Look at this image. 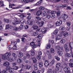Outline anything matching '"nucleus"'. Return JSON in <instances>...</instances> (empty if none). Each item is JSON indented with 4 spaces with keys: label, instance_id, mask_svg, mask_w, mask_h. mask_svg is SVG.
I'll list each match as a JSON object with an SVG mask.
<instances>
[{
    "label": "nucleus",
    "instance_id": "obj_1",
    "mask_svg": "<svg viewBox=\"0 0 73 73\" xmlns=\"http://www.w3.org/2000/svg\"><path fill=\"white\" fill-rule=\"evenodd\" d=\"M10 56H11V54L9 52H7L2 56V58L3 60H7L9 62H12L13 59L9 57Z\"/></svg>",
    "mask_w": 73,
    "mask_h": 73
},
{
    "label": "nucleus",
    "instance_id": "obj_2",
    "mask_svg": "<svg viewBox=\"0 0 73 73\" xmlns=\"http://www.w3.org/2000/svg\"><path fill=\"white\" fill-rule=\"evenodd\" d=\"M20 22H21V21L20 20V19L18 18H15V20L13 21L12 23L13 25H15L16 24H20Z\"/></svg>",
    "mask_w": 73,
    "mask_h": 73
},
{
    "label": "nucleus",
    "instance_id": "obj_3",
    "mask_svg": "<svg viewBox=\"0 0 73 73\" xmlns=\"http://www.w3.org/2000/svg\"><path fill=\"white\" fill-rule=\"evenodd\" d=\"M64 72L65 73H70V67L68 66H66L63 68Z\"/></svg>",
    "mask_w": 73,
    "mask_h": 73
},
{
    "label": "nucleus",
    "instance_id": "obj_4",
    "mask_svg": "<svg viewBox=\"0 0 73 73\" xmlns=\"http://www.w3.org/2000/svg\"><path fill=\"white\" fill-rule=\"evenodd\" d=\"M19 68V67L18 66H15L13 68H11V70H9L10 73H14L13 71L17 70Z\"/></svg>",
    "mask_w": 73,
    "mask_h": 73
},
{
    "label": "nucleus",
    "instance_id": "obj_5",
    "mask_svg": "<svg viewBox=\"0 0 73 73\" xmlns=\"http://www.w3.org/2000/svg\"><path fill=\"white\" fill-rule=\"evenodd\" d=\"M20 66L21 67L20 68V70H19L18 72H21L22 71H24V70L25 66H24L23 64H21L20 65Z\"/></svg>",
    "mask_w": 73,
    "mask_h": 73
},
{
    "label": "nucleus",
    "instance_id": "obj_6",
    "mask_svg": "<svg viewBox=\"0 0 73 73\" xmlns=\"http://www.w3.org/2000/svg\"><path fill=\"white\" fill-rule=\"evenodd\" d=\"M63 16H64L62 17V18L63 21H66V20H67V19H68V16L65 14H64Z\"/></svg>",
    "mask_w": 73,
    "mask_h": 73
},
{
    "label": "nucleus",
    "instance_id": "obj_7",
    "mask_svg": "<svg viewBox=\"0 0 73 73\" xmlns=\"http://www.w3.org/2000/svg\"><path fill=\"white\" fill-rule=\"evenodd\" d=\"M62 38V35H59L57 36H55L56 41H57V40H59L60 39H61Z\"/></svg>",
    "mask_w": 73,
    "mask_h": 73
},
{
    "label": "nucleus",
    "instance_id": "obj_8",
    "mask_svg": "<svg viewBox=\"0 0 73 73\" xmlns=\"http://www.w3.org/2000/svg\"><path fill=\"white\" fill-rule=\"evenodd\" d=\"M49 61L47 60H44V65L45 66H48L49 65Z\"/></svg>",
    "mask_w": 73,
    "mask_h": 73
},
{
    "label": "nucleus",
    "instance_id": "obj_9",
    "mask_svg": "<svg viewBox=\"0 0 73 73\" xmlns=\"http://www.w3.org/2000/svg\"><path fill=\"white\" fill-rule=\"evenodd\" d=\"M62 23V20H60L56 22V25L57 26H60Z\"/></svg>",
    "mask_w": 73,
    "mask_h": 73
},
{
    "label": "nucleus",
    "instance_id": "obj_10",
    "mask_svg": "<svg viewBox=\"0 0 73 73\" xmlns=\"http://www.w3.org/2000/svg\"><path fill=\"white\" fill-rule=\"evenodd\" d=\"M64 48L65 49V50L66 52H68L69 51V48L68 47V46L66 44H65L64 45Z\"/></svg>",
    "mask_w": 73,
    "mask_h": 73
},
{
    "label": "nucleus",
    "instance_id": "obj_11",
    "mask_svg": "<svg viewBox=\"0 0 73 73\" xmlns=\"http://www.w3.org/2000/svg\"><path fill=\"white\" fill-rule=\"evenodd\" d=\"M34 0H21L22 2H24L25 3H28L29 1L32 2Z\"/></svg>",
    "mask_w": 73,
    "mask_h": 73
},
{
    "label": "nucleus",
    "instance_id": "obj_12",
    "mask_svg": "<svg viewBox=\"0 0 73 73\" xmlns=\"http://www.w3.org/2000/svg\"><path fill=\"white\" fill-rule=\"evenodd\" d=\"M14 45L13 47V50H15V49H17V46H16V44H17V42H14Z\"/></svg>",
    "mask_w": 73,
    "mask_h": 73
},
{
    "label": "nucleus",
    "instance_id": "obj_13",
    "mask_svg": "<svg viewBox=\"0 0 73 73\" xmlns=\"http://www.w3.org/2000/svg\"><path fill=\"white\" fill-rule=\"evenodd\" d=\"M40 31H41L42 33L44 34V33H45L46 32V29L45 28H44L40 30Z\"/></svg>",
    "mask_w": 73,
    "mask_h": 73
},
{
    "label": "nucleus",
    "instance_id": "obj_14",
    "mask_svg": "<svg viewBox=\"0 0 73 73\" xmlns=\"http://www.w3.org/2000/svg\"><path fill=\"white\" fill-rule=\"evenodd\" d=\"M23 55V53L21 52H19V54L18 55V56L19 58H21Z\"/></svg>",
    "mask_w": 73,
    "mask_h": 73
},
{
    "label": "nucleus",
    "instance_id": "obj_15",
    "mask_svg": "<svg viewBox=\"0 0 73 73\" xmlns=\"http://www.w3.org/2000/svg\"><path fill=\"white\" fill-rule=\"evenodd\" d=\"M41 13H42V11H41V10H40L37 12L36 15L37 16H40Z\"/></svg>",
    "mask_w": 73,
    "mask_h": 73
},
{
    "label": "nucleus",
    "instance_id": "obj_16",
    "mask_svg": "<svg viewBox=\"0 0 73 73\" xmlns=\"http://www.w3.org/2000/svg\"><path fill=\"white\" fill-rule=\"evenodd\" d=\"M28 24L29 25H33V21H32L29 20L27 21Z\"/></svg>",
    "mask_w": 73,
    "mask_h": 73
},
{
    "label": "nucleus",
    "instance_id": "obj_17",
    "mask_svg": "<svg viewBox=\"0 0 73 73\" xmlns=\"http://www.w3.org/2000/svg\"><path fill=\"white\" fill-rule=\"evenodd\" d=\"M12 56L13 58H14L15 60H16V59H17V55L15 53H13L12 54Z\"/></svg>",
    "mask_w": 73,
    "mask_h": 73
},
{
    "label": "nucleus",
    "instance_id": "obj_18",
    "mask_svg": "<svg viewBox=\"0 0 73 73\" xmlns=\"http://www.w3.org/2000/svg\"><path fill=\"white\" fill-rule=\"evenodd\" d=\"M48 72L49 73H57L56 72L52 71V69H49L48 70Z\"/></svg>",
    "mask_w": 73,
    "mask_h": 73
},
{
    "label": "nucleus",
    "instance_id": "obj_19",
    "mask_svg": "<svg viewBox=\"0 0 73 73\" xmlns=\"http://www.w3.org/2000/svg\"><path fill=\"white\" fill-rule=\"evenodd\" d=\"M3 65L5 66H8L9 65V63L8 62H7L4 63Z\"/></svg>",
    "mask_w": 73,
    "mask_h": 73
},
{
    "label": "nucleus",
    "instance_id": "obj_20",
    "mask_svg": "<svg viewBox=\"0 0 73 73\" xmlns=\"http://www.w3.org/2000/svg\"><path fill=\"white\" fill-rule=\"evenodd\" d=\"M33 66L34 70H37V69H38V66H37V65L35 64Z\"/></svg>",
    "mask_w": 73,
    "mask_h": 73
},
{
    "label": "nucleus",
    "instance_id": "obj_21",
    "mask_svg": "<svg viewBox=\"0 0 73 73\" xmlns=\"http://www.w3.org/2000/svg\"><path fill=\"white\" fill-rule=\"evenodd\" d=\"M59 56H62V55L63 53H62V52L61 51H59L58 52H57Z\"/></svg>",
    "mask_w": 73,
    "mask_h": 73
},
{
    "label": "nucleus",
    "instance_id": "obj_22",
    "mask_svg": "<svg viewBox=\"0 0 73 73\" xmlns=\"http://www.w3.org/2000/svg\"><path fill=\"white\" fill-rule=\"evenodd\" d=\"M43 66V64H42V62L40 61L39 63V67H40V68H41V67H42Z\"/></svg>",
    "mask_w": 73,
    "mask_h": 73
},
{
    "label": "nucleus",
    "instance_id": "obj_23",
    "mask_svg": "<svg viewBox=\"0 0 73 73\" xmlns=\"http://www.w3.org/2000/svg\"><path fill=\"white\" fill-rule=\"evenodd\" d=\"M58 29H56L53 32V33L54 35H57L58 33Z\"/></svg>",
    "mask_w": 73,
    "mask_h": 73
},
{
    "label": "nucleus",
    "instance_id": "obj_24",
    "mask_svg": "<svg viewBox=\"0 0 73 73\" xmlns=\"http://www.w3.org/2000/svg\"><path fill=\"white\" fill-rule=\"evenodd\" d=\"M4 4L3 2L2 1H0V7H4Z\"/></svg>",
    "mask_w": 73,
    "mask_h": 73
},
{
    "label": "nucleus",
    "instance_id": "obj_25",
    "mask_svg": "<svg viewBox=\"0 0 73 73\" xmlns=\"http://www.w3.org/2000/svg\"><path fill=\"white\" fill-rule=\"evenodd\" d=\"M60 46L58 45L55 47V49H56V50H58L60 49Z\"/></svg>",
    "mask_w": 73,
    "mask_h": 73
},
{
    "label": "nucleus",
    "instance_id": "obj_26",
    "mask_svg": "<svg viewBox=\"0 0 73 73\" xmlns=\"http://www.w3.org/2000/svg\"><path fill=\"white\" fill-rule=\"evenodd\" d=\"M32 59L34 63H36V62H37V59L36 57L33 58Z\"/></svg>",
    "mask_w": 73,
    "mask_h": 73
},
{
    "label": "nucleus",
    "instance_id": "obj_27",
    "mask_svg": "<svg viewBox=\"0 0 73 73\" xmlns=\"http://www.w3.org/2000/svg\"><path fill=\"white\" fill-rule=\"evenodd\" d=\"M33 28L34 30H36V29H37L38 28V27L37 25L33 26L32 27Z\"/></svg>",
    "mask_w": 73,
    "mask_h": 73
},
{
    "label": "nucleus",
    "instance_id": "obj_28",
    "mask_svg": "<svg viewBox=\"0 0 73 73\" xmlns=\"http://www.w3.org/2000/svg\"><path fill=\"white\" fill-rule=\"evenodd\" d=\"M25 69H28V70H29L30 68H31V66H25Z\"/></svg>",
    "mask_w": 73,
    "mask_h": 73
},
{
    "label": "nucleus",
    "instance_id": "obj_29",
    "mask_svg": "<svg viewBox=\"0 0 73 73\" xmlns=\"http://www.w3.org/2000/svg\"><path fill=\"white\" fill-rule=\"evenodd\" d=\"M38 32H34L33 33V35L34 36H36L38 35Z\"/></svg>",
    "mask_w": 73,
    "mask_h": 73
},
{
    "label": "nucleus",
    "instance_id": "obj_30",
    "mask_svg": "<svg viewBox=\"0 0 73 73\" xmlns=\"http://www.w3.org/2000/svg\"><path fill=\"white\" fill-rule=\"evenodd\" d=\"M65 29V27H62V26L59 27V29L61 31H64Z\"/></svg>",
    "mask_w": 73,
    "mask_h": 73
},
{
    "label": "nucleus",
    "instance_id": "obj_31",
    "mask_svg": "<svg viewBox=\"0 0 73 73\" xmlns=\"http://www.w3.org/2000/svg\"><path fill=\"white\" fill-rule=\"evenodd\" d=\"M6 70H9H9H12V68H11V67L10 66H7L6 68Z\"/></svg>",
    "mask_w": 73,
    "mask_h": 73
},
{
    "label": "nucleus",
    "instance_id": "obj_32",
    "mask_svg": "<svg viewBox=\"0 0 73 73\" xmlns=\"http://www.w3.org/2000/svg\"><path fill=\"white\" fill-rule=\"evenodd\" d=\"M42 37V35L40 34L37 36V38H41Z\"/></svg>",
    "mask_w": 73,
    "mask_h": 73
},
{
    "label": "nucleus",
    "instance_id": "obj_33",
    "mask_svg": "<svg viewBox=\"0 0 73 73\" xmlns=\"http://www.w3.org/2000/svg\"><path fill=\"white\" fill-rule=\"evenodd\" d=\"M60 66H61V64L60 63H57L56 64V68H59V67H60Z\"/></svg>",
    "mask_w": 73,
    "mask_h": 73
},
{
    "label": "nucleus",
    "instance_id": "obj_34",
    "mask_svg": "<svg viewBox=\"0 0 73 73\" xmlns=\"http://www.w3.org/2000/svg\"><path fill=\"white\" fill-rule=\"evenodd\" d=\"M63 36L64 37H67L68 36V33L67 32H66L65 33H64Z\"/></svg>",
    "mask_w": 73,
    "mask_h": 73
},
{
    "label": "nucleus",
    "instance_id": "obj_35",
    "mask_svg": "<svg viewBox=\"0 0 73 73\" xmlns=\"http://www.w3.org/2000/svg\"><path fill=\"white\" fill-rule=\"evenodd\" d=\"M60 42L62 44H64L65 42V40L64 39H62L60 41Z\"/></svg>",
    "mask_w": 73,
    "mask_h": 73
},
{
    "label": "nucleus",
    "instance_id": "obj_36",
    "mask_svg": "<svg viewBox=\"0 0 73 73\" xmlns=\"http://www.w3.org/2000/svg\"><path fill=\"white\" fill-rule=\"evenodd\" d=\"M20 17L21 19H23L24 17H25V16L23 15V14L21 13Z\"/></svg>",
    "mask_w": 73,
    "mask_h": 73
},
{
    "label": "nucleus",
    "instance_id": "obj_37",
    "mask_svg": "<svg viewBox=\"0 0 73 73\" xmlns=\"http://www.w3.org/2000/svg\"><path fill=\"white\" fill-rule=\"evenodd\" d=\"M55 58L57 61H60V58L58 57V56H55Z\"/></svg>",
    "mask_w": 73,
    "mask_h": 73
},
{
    "label": "nucleus",
    "instance_id": "obj_38",
    "mask_svg": "<svg viewBox=\"0 0 73 73\" xmlns=\"http://www.w3.org/2000/svg\"><path fill=\"white\" fill-rule=\"evenodd\" d=\"M17 61L18 63H20L22 62V60L21 59L19 58L17 59Z\"/></svg>",
    "mask_w": 73,
    "mask_h": 73
},
{
    "label": "nucleus",
    "instance_id": "obj_39",
    "mask_svg": "<svg viewBox=\"0 0 73 73\" xmlns=\"http://www.w3.org/2000/svg\"><path fill=\"white\" fill-rule=\"evenodd\" d=\"M10 25H6V29H8L9 28H10Z\"/></svg>",
    "mask_w": 73,
    "mask_h": 73
},
{
    "label": "nucleus",
    "instance_id": "obj_40",
    "mask_svg": "<svg viewBox=\"0 0 73 73\" xmlns=\"http://www.w3.org/2000/svg\"><path fill=\"white\" fill-rule=\"evenodd\" d=\"M42 15L43 16H45L46 15V13L45 11H43Z\"/></svg>",
    "mask_w": 73,
    "mask_h": 73
},
{
    "label": "nucleus",
    "instance_id": "obj_41",
    "mask_svg": "<svg viewBox=\"0 0 73 73\" xmlns=\"http://www.w3.org/2000/svg\"><path fill=\"white\" fill-rule=\"evenodd\" d=\"M50 44H48L47 45L46 47V49H49L50 48Z\"/></svg>",
    "mask_w": 73,
    "mask_h": 73
},
{
    "label": "nucleus",
    "instance_id": "obj_42",
    "mask_svg": "<svg viewBox=\"0 0 73 73\" xmlns=\"http://www.w3.org/2000/svg\"><path fill=\"white\" fill-rule=\"evenodd\" d=\"M46 18L47 19H50L51 18V16L49 15H47L46 16Z\"/></svg>",
    "mask_w": 73,
    "mask_h": 73
},
{
    "label": "nucleus",
    "instance_id": "obj_43",
    "mask_svg": "<svg viewBox=\"0 0 73 73\" xmlns=\"http://www.w3.org/2000/svg\"><path fill=\"white\" fill-rule=\"evenodd\" d=\"M52 17H51L52 19H54V18L56 16H55V14H51Z\"/></svg>",
    "mask_w": 73,
    "mask_h": 73
},
{
    "label": "nucleus",
    "instance_id": "obj_44",
    "mask_svg": "<svg viewBox=\"0 0 73 73\" xmlns=\"http://www.w3.org/2000/svg\"><path fill=\"white\" fill-rule=\"evenodd\" d=\"M65 56L67 57H70V55L69 54H66L65 55Z\"/></svg>",
    "mask_w": 73,
    "mask_h": 73
},
{
    "label": "nucleus",
    "instance_id": "obj_45",
    "mask_svg": "<svg viewBox=\"0 0 73 73\" xmlns=\"http://www.w3.org/2000/svg\"><path fill=\"white\" fill-rule=\"evenodd\" d=\"M50 50L51 53H53L54 52V50L53 48H51L50 49Z\"/></svg>",
    "mask_w": 73,
    "mask_h": 73
},
{
    "label": "nucleus",
    "instance_id": "obj_46",
    "mask_svg": "<svg viewBox=\"0 0 73 73\" xmlns=\"http://www.w3.org/2000/svg\"><path fill=\"white\" fill-rule=\"evenodd\" d=\"M54 63H55V60H52L50 62L51 64H52V65H53V64H54Z\"/></svg>",
    "mask_w": 73,
    "mask_h": 73
},
{
    "label": "nucleus",
    "instance_id": "obj_47",
    "mask_svg": "<svg viewBox=\"0 0 73 73\" xmlns=\"http://www.w3.org/2000/svg\"><path fill=\"white\" fill-rule=\"evenodd\" d=\"M36 57L37 58V59H38V60H40L41 58V56L40 55H38Z\"/></svg>",
    "mask_w": 73,
    "mask_h": 73
},
{
    "label": "nucleus",
    "instance_id": "obj_48",
    "mask_svg": "<svg viewBox=\"0 0 73 73\" xmlns=\"http://www.w3.org/2000/svg\"><path fill=\"white\" fill-rule=\"evenodd\" d=\"M37 45L34 44L32 46V48H33H33H36L37 47Z\"/></svg>",
    "mask_w": 73,
    "mask_h": 73
},
{
    "label": "nucleus",
    "instance_id": "obj_49",
    "mask_svg": "<svg viewBox=\"0 0 73 73\" xmlns=\"http://www.w3.org/2000/svg\"><path fill=\"white\" fill-rule=\"evenodd\" d=\"M69 66L70 67H72V68H73V64L72 63H70L69 64Z\"/></svg>",
    "mask_w": 73,
    "mask_h": 73
},
{
    "label": "nucleus",
    "instance_id": "obj_50",
    "mask_svg": "<svg viewBox=\"0 0 73 73\" xmlns=\"http://www.w3.org/2000/svg\"><path fill=\"white\" fill-rule=\"evenodd\" d=\"M39 9H40V10H44V9H45V8L43 7H39Z\"/></svg>",
    "mask_w": 73,
    "mask_h": 73
},
{
    "label": "nucleus",
    "instance_id": "obj_51",
    "mask_svg": "<svg viewBox=\"0 0 73 73\" xmlns=\"http://www.w3.org/2000/svg\"><path fill=\"white\" fill-rule=\"evenodd\" d=\"M14 31H18V30H19V28L16 27H14Z\"/></svg>",
    "mask_w": 73,
    "mask_h": 73
},
{
    "label": "nucleus",
    "instance_id": "obj_52",
    "mask_svg": "<svg viewBox=\"0 0 73 73\" xmlns=\"http://www.w3.org/2000/svg\"><path fill=\"white\" fill-rule=\"evenodd\" d=\"M31 54L32 56H34V54H35V52L34 51H31Z\"/></svg>",
    "mask_w": 73,
    "mask_h": 73
},
{
    "label": "nucleus",
    "instance_id": "obj_53",
    "mask_svg": "<svg viewBox=\"0 0 73 73\" xmlns=\"http://www.w3.org/2000/svg\"><path fill=\"white\" fill-rule=\"evenodd\" d=\"M31 18H32V16L30 15H29L27 17V19H28V20H30L31 19Z\"/></svg>",
    "mask_w": 73,
    "mask_h": 73
},
{
    "label": "nucleus",
    "instance_id": "obj_54",
    "mask_svg": "<svg viewBox=\"0 0 73 73\" xmlns=\"http://www.w3.org/2000/svg\"><path fill=\"white\" fill-rule=\"evenodd\" d=\"M7 48H8L9 50H10L12 48V47H11V45H9L7 47Z\"/></svg>",
    "mask_w": 73,
    "mask_h": 73
},
{
    "label": "nucleus",
    "instance_id": "obj_55",
    "mask_svg": "<svg viewBox=\"0 0 73 73\" xmlns=\"http://www.w3.org/2000/svg\"><path fill=\"white\" fill-rule=\"evenodd\" d=\"M34 45H35V42H32L30 43V45L32 46V47Z\"/></svg>",
    "mask_w": 73,
    "mask_h": 73
},
{
    "label": "nucleus",
    "instance_id": "obj_56",
    "mask_svg": "<svg viewBox=\"0 0 73 73\" xmlns=\"http://www.w3.org/2000/svg\"><path fill=\"white\" fill-rule=\"evenodd\" d=\"M56 13V11H53L50 12L51 14H55Z\"/></svg>",
    "mask_w": 73,
    "mask_h": 73
},
{
    "label": "nucleus",
    "instance_id": "obj_57",
    "mask_svg": "<svg viewBox=\"0 0 73 73\" xmlns=\"http://www.w3.org/2000/svg\"><path fill=\"white\" fill-rule=\"evenodd\" d=\"M56 13L58 16H59L60 15V12L58 11Z\"/></svg>",
    "mask_w": 73,
    "mask_h": 73
},
{
    "label": "nucleus",
    "instance_id": "obj_58",
    "mask_svg": "<svg viewBox=\"0 0 73 73\" xmlns=\"http://www.w3.org/2000/svg\"><path fill=\"white\" fill-rule=\"evenodd\" d=\"M35 18L36 19L38 20H41V18L39 17H36Z\"/></svg>",
    "mask_w": 73,
    "mask_h": 73
},
{
    "label": "nucleus",
    "instance_id": "obj_59",
    "mask_svg": "<svg viewBox=\"0 0 73 73\" xmlns=\"http://www.w3.org/2000/svg\"><path fill=\"white\" fill-rule=\"evenodd\" d=\"M5 22H6V23H9V19H5Z\"/></svg>",
    "mask_w": 73,
    "mask_h": 73
},
{
    "label": "nucleus",
    "instance_id": "obj_60",
    "mask_svg": "<svg viewBox=\"0 0 73 73\" xmlns=\"http://www.w3.org/2000/svg\"><path fill=\"white\" fill-rule=\"evenodd\" d=\"M59 50H60V51L62 52V51H63V50H64V49L62 47H60V48H59Z\"/></svg>",
    "mask_w": 73,
    "mask_h": 73
},
{
    "label": "nucleus",
    "instance_id": "obj_61",
    "mask_svg": "<svg viewBox=\"0 0 73 73\" xmlns=\"http://www.w3.org/2000/svg\"><path fill=\"white\" fill-rule=\"evenodd\" d=\"M29 62V61L28 60H24V62L25 64L28 63V62Z\"/></svg>",
    "mask_w": 73,
    "mask_h": 73
},
{
    "label": "nucleus",
    "instance_id": "obj_62",
    "mask_svg": "<svg viewBox=\"0 0 73 73\" xmlns=\"http://www.w3.org/2000/svg\"><path fill=\"white\" fill-rule=\"evenodd\" d=\"M21 41L23 42H24L25 41V38H21Z\"/></svg>",
    "mask_w": 73,
    "mask_h": 73
},
{
    "label": "nucleus",
    "instance_id": "obj_63",
    "mask_svg": "<svg viewBox=\"0 0 73 73\" xmlns=\"http://www.w3.org/2000/svg\"><path fill=\"white\" fill-rule=\"evenodd\" d=\"M26 56H27V57H28V58H29V57H30V55H29V54H28V53H26Z\"/></svg>",
    "mask_w": 73,
    "mask_h": 73
},
{
    "label": "nucleus",
    "instance_id": "obj_64",
    "mask_svg": "<svg viewBox=\"0 0 73 73\" xmlns=\"http://www.w3.org/2000/svg\"><path fill=\"white\" fill-rule=\"evenodd\" d=\"M23 27H24V26L23 25V24H21L20 26V28L22 29V28H23Z\"/></svg>",
    "mask_w": 73,
    "mask_h": 73
}]
</instances>
